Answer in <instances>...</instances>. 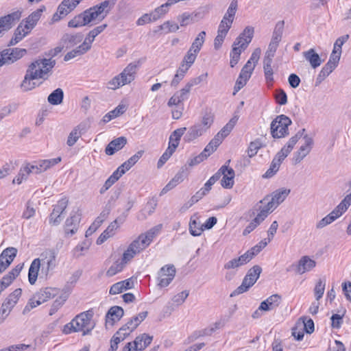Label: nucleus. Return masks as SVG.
<instances>
[{
    "label": "nucleus",
    "mask_w": 351,
    "mask_h": 351,
    "mask_svg": "<svg viewBox=\"0 0 351 351\" xmlns=\"http://www.w3.org/2000/svg\"><path fill=\"white\" fill-rule=\"evenodd\" d=\"M292 123L289 117L285 114L277 116L271 123V134L274 138L285 137L289 134L288 127Z\"/></svg>",
    "instance_id": "nucleus-7"
},
{
    "label": "nucleus",
    "mask_w": 351,
    "mask_h": 351,
    "mask_svg": "<svg viewBox=\"0 0 351 351\" xmlns=\"http://www.w3.org/2000/svg\"><path fill=\"white\" fill-rule=\"evenodd\" d=\"M45 10V7L42 6L40 8L33 12L27 18H26L25 21H24V27L26 29V30L30 31L34 27L37 22L39 21L42 12Z\"/></svg>",
    "instance_id": "nucleus-22"
},
{
    "label": "nucleus",
    "mask_w": 351,
    "mask_h": 351,
    "mask_svg": "<svg viewBox=\"0 0 351 351\" xmlns=\"http://www.w3.org/2000/svg\"><path fill=\"white\" fill-rule=\"evenodd\" d=\"M153 337L146 333H143L136 337L133 343L135 351H142L147 348L152 341Z\"/></svg>",
    "instance_id": "nucleus-23"
},
{
    "label": "nucleus",
    "mask_w": 351,
    "mask_h": 351,
    "mask_svg": "<svg viewBox=\"0 0 351 351\" xmlns=\"http://www.w3.org/2000/svg\"><path fill=\"white\" fill-rule=\"evenodd\" d=\"M326 282L325 280L319 279L315 285L314 289V294L316 300L318 301L324 295L325 290Z\"/></svg>",
    "instance_id": "nucleus-51"
},
{
    "label": "nucleus",
    "mask_w": 351,
    "mask_h": 351,
    "mask_svg": "<svg viewBox=\"0 0 351 351\" xmlns=\"http://www.w3.org/2000/svg\"><path fill=\"white\" fill-rule=\"evenodd\" d=\"M144 152L143 150L137 152L134 155L131 156L128 160L124 162L121 166L126 171L134 166L138 160L142 157Z\"/></svg>",
    "instance_id": "nucleus-42"
},
{
    "label": "nucleus",
    "mask_w": 351,
    "mask_h": 351,
    "mask_svg": "<svg viewBox=\"0 0 351 351\" xmlns=\"http://www.w3.org/2000/svg\"><path fill=\"white\" fill-rule=\"evenodd\" d=\"M343 314L340 315L339 314H333L331 317V326L333 328L339 329L343 323Z\"/></svg>",
    "instance_id": "nucleus-63"
},
{
    "label": "nucleus",
    "mask_w": 351,
    "mask_h": 351,
    "mask_svg": "<svg viewBox=\"0 0 351 351\" xmlns=\"http://www.w3.org/2000/svg\"><path fill=\"white\" fill-rule=\"evenodd\" d=\"M230 162V160H228L224 165H223L216 173H219V180L222 176H227L228 177H231L234 178V171L232 168H229L228 165Z\"/></svg>",
    "instance_id": "nucleus-52"
},
{
    "label": "nucleus",
    "mask_w": 351,
    "mask_h": 351,
    "mask_svg": "<svg viewBox=\"0 0 351 351\" xmlns=\"http://www.w3.org/2000/svg\"><path fill=\"white\" fill-rule=\"evenodd\" d=\"M254 28L252 27H246L243 32L237 38L240 42L243 48H247L249 43L252 41L254 36Z\"/></svg>",
    "instance_id": "nucleus-34"
},
{
    "label": "nucleus",
    "mask_w": 351,
    "mask_h": 351,
    "mask_svg": "<svg viewBox=\"0 0 351 351\" xmlns=\"http://www.w3.org/2000/svg\"><path fill=\"white\" fill-rule=\"evenodd\" d=\"M29 169L27 167L26 165L23 166L17 175V176L13 180L12 182L20 184L23 180H26L28 175L30 174L29 171Z\"/></svg>",
    "instance_id": "nucleus-55"
},
{
    "label": "nucleus",
    "mask_w": 351,
    "mask_h": 351,
    "mask_svg": "<svg viewBox=\"0 0 351 351\" xmlns=\"http://www.w3.org/2000/svg\"><path fill=\"white\" fill-rule=\"evenodd\" d=\"M238 119L239 117L237 115H234L231 118L230 120L219 131L220 134H223V136L226 137L235 126Z\"/></svg>",
    "instance_id": "nucleus-47"
},
{
    "label": "nucleus",
    "mask_w": 351,
    "mask_h": 351,
    "mask_svg": "<svg viewBox=\"0 0 351 351\" xmlns=\"http://www.w3.org/2000/svg\"><path fill=\"white\" fill-rule=\"evenodd\" d=\"M81 219V214L79 210L72 211L71 215L66 219L64 224V232L67 236H72L78 230Z\"/></svg>",
    "instance_id": "nucleus-12"
},
{
    "label": "nucleus",
    "mask_w": 351,
    "mask_h": 351,
    "mask_svg": "<svg viewBox=\"0 0 351 351\" xmlns=\"http://www.w3.org/2000/svg\"><path fill=\"white\" fill-rule=\"evenodd\" d=\"M56 64V60L52 58H39L32 62L26 71L24 80L21 83V88L23 91H28L36 87V83L33 82L36 79L46 80L48 73Z\"/></svg>",
    "instance_id": "nucleus-1"
},
{
    "label": "nucleus",
    "mask_w": 351,
    "mask_h": 351,
    "mask_svg": "<svg viewBox=\"0 0 351 351\" xmlns=\"http://www.w3.org/2000/svg\"><path fill=\"white\" fill-rule=\"evenodd\" d=\"M206 33L205 31L200 32L190 47L191 51L199 52L206 40Z\"/></svg>",
    "instance_id": "nucleus-38"
},
{
    "label": "nucleus",
    "mask_w": 351,
    "mask_h": 351,
    "mask_svg": "<svg viewBox=\"0 0 351 351\" xmlns=\"http://www.w3.org/2000/svg\"><path fill=\"white\" fill-rule=\"evenodd\" d=\"M41 265L40 258H35L31 263L28 271V280L31 285H34Z\"/></svg>",
    "instance_id": "nucleus-27"
},
{
    "label": "nucleus",
    "mask_w": 351,
    "mask_h": 351,
    "mask_svg": "<svg viewBox=\"0 0 351 351\" xmlns=\"http://www.w3.org/2000/svg\"><path fill=\"white\" fill-rule=\"evenodd\" d=\"M254 69V64L250 65V62H247L241 71V73L239 74L240 78H243L248 80L251 77V75Z\"/></svg>",
    "instance_id": "nucleus-54"
},
{
    "label": "nucleus",
    "mask_w": 351,
    "mask_h": 351,
    "mask_svg": "<svg viewBox=\"0 0 351 351\" xmlns=\"http://www.w3.org/2000/svg\"><path fill=\"white\" fill-rule=\"evenodd\" d=\"M41 265L53 269L56 267V253L53 250H46L41 254Z\"/></svg>",
    "instance_id": "nucleus-30"
},
{
    "label": "nucleus",
    "mask_w": 351,
    "mask_h": 351,
    "mask_svg": "<svg viewBox=\"0 0 351 351\" xmlns=\"http://www.w3.org/2000/svg\"><path fill=\"white\" fill-rule=\"evenodd\" d=\"M29 31L26 30L23 25V21L19 24L15 29L14 36L10 40L8 45L12 46L20 42L28 33Z\"/></svg>",
    "instance_id": "nucleus-35"
},
{
    "label": "nucleus",
    "mask_w": 351,
    "mask_h": 351,
    "mask_svg": "<svg viewBox=\"0 0 351 351\" xmlns=\"http://www.w3.org/2000/svg\"><path fill=\"white\" fill-rule=\"evenodd\" d=\"M83 38L84 36L82 33L65 34L62 36L61 42L66 48H71L81 43Z\"/></svg>",
    "instance_id": "nucleus-21"
},
{
    "label": "nucleus",
    "mask_w": 351,
    "mask_h": 351,
    "mask_svg": "<svg viewBox=\"0 0 351 351\" xmlns=\"http://www.w3.org/2000/svg\"><path fill=\"white\" fill-rule=\"evenodd\" d=\"M118 228L115 223H111L108 228L101 233L97 240V244L101 245L108 238L113 236L114 230Z\"/></svg>",
    "instance_id": "nucleus-36"
},
{
    "label": "nucleus",
    "mask_w": 351,
    "mask_h": 351,
    "mask_svg": "<svg viewBox=\"0 0 351 351\" xmlns=\"http://www.w3.org/2000/svg\"><path fill=\"white\" fill-rule=\"evenodd\" d=\"M241 43V42L236 38L232 45V49L230 53L231 59L230 62L231 67H234L238 63L242 51L246 49L242 47Z\"/></svg>",
    "instance_id": "nucleus-25"
},
{
    "label": "nucleus",
    "mask_w": 351,
    "mask_h": 351,
    "mask_svg": "<svg viewBox=\"0 0 351 351\" xmlns=\"http://www.w3.org/2000/svg\"><path fill=\"white\" fill-rule=\"evenodd\" d=\"M189 95L187 93V90H185L183 88L176 92L169 99L167 105L171 107L172 106H181L180 104L189 98ZM182 106H183L182 105Z\"/></svg>",
    "instance_id": "nucleus-26"
},
{
    "label": "nucleus",
    "mask_w": 351,
    "mask_h": 351,
    "mask_svg": "<svg viewBox=\"0 0 351 351\" xmlns=\"http://www.w3.org/2000/svg\"><path fill=\"white\" fill-rule=\"evenodd\" d=\"M304 130H305L303 129L302 132L299 131L295 136H292L282 148L285 149L288 153H290L298 140L301 138L302 132H304Z\"/></svg>",
    "instance_id": "nucleus-50"
},
{
    "label": "nucleus",
    "mask_w": 351,
    "mask_h": 351,
    "mask_svg": "<svg viewBox=\"0 0 351 351\" xmlns=\"http://www.w3.org/2000/svg\"><path fill=\"white\" fill-rule=\"evenodd\" d=\"M82 134L80 129V125L76 126L69 134L66 144L71 147L73 146L77 141L81 137Z\"/></svg>",
    "instance_id": "nucleus-48"
},
{
    "label": "nucleus",
    "mask_w": 351,
    "mask_h": 351,
    "mask_svg": "<svg viewBox=\"0 0 351 351\" xmlns=\"http://www.w3.org/2000/svg\"><path fill=\"white\" fill-rule=\"evenodd\" d=\"M21 12L19 11L14 12L6 16L0 18V27L3 31L10 29L12 25L20 19Z\"/></svg>",
    "instance_id": "nucleus-20"
},
{
    "label": "nucleus",
    "mask_w": 351,
    "mask_h": 351,
    "mask_svg": "<svg viewBox=\"0 0 351 351\" xmlns=\"http://www.w3.org/2000/svg\"><path fill=\"white\" fill-rule=\"evenodd\" d=\"M60 161L61 158L57 157L51 159L40 160L32 163H27L26 166L29 169L30 173L39 174L57 165Z\"/></svg>",
    "instance_id": "nucleus-8"
},
{
    "label": "nucleus",
    "mask_w": 351,
    "mask_h": 351,
    "mask_svg": "<svg viewBox=\"0 0 351 351\" xmlns=\"http://www.w3.org/2000/svg\"><path fill=\"white\" fill-rule=\"evenodd\" d=\"M63 98L64 92L62 89L58 88L48 96L47 100L52 105H59L62 102Z\"/></svg>",
    "instance_id": "nucleus-37"
},
{
    "label": "nucleus",
    "mask_w": 351,
    "mask_h": 351,
    "mask_svg": "<svg viewBox=\"0 0 351 351\" xmlns=\"http://www.w3.org/2000/svg\"><path fill=\"white\" fill-rule=\"evenodd\" d=\"M274 98L277 104L279 105H285L287 103V93L282 89H278L274 94Z\"/></svg>",
    "instance_id": "nucleus-56"
},
{
    "label": "nucleus",
    "mask_w": 351,
    "mask_h": 351,
    "mask_svg": "<svg viewBox=\"0 0 351 351\" xmlns=\"http://www.w3.org/2000/svg\"><path fill=\"white\" fill-rule=\"evenodd\" d=\"M162 224H158L149 229L145 234H141L133 241L124 252L121 261L127 264L134 256L145 250L153 241L154 238L160 232Z\"/></svg>",
    "instance_id": "nucleus-3"
},
{
    "label": "nucleus",
    "mask_w": 351,
    "mask_h": 351,
    "mask_svg": "<svg viewBox=\"0 0 351 351\" xmlns=\"http://www.w3.org/2000/svg\"><path fill=\"white\" fill-rule=\"evenodd\" d=\"M280 166L278 163L272 160L269 168L263 175V177L267 178L272 177L278 171Z\"/></svg>",
    "instance_id": "nucleus-64"
},
{
    "label": "nucleus",
    "mask_w": 351,
    "mask_h": 351,
    "mask_svg": "<svg viewBox=\"0 0 351 351\" xmlns=\"http://www.w3.org/2000/svg\"><path fill=\"white\" fill-rule=\"evenodd\" d=\"M304 58L310 63L312 68L316 69L322 63V60L319 54L313 49L303 52Z\"/></svg>",
    "instance_id": "nucleus-28"
},
{
    "label": "nucleus",
    "mask_w": 351,
    "mask_h": 351,
    "mask_svg": "<svg viewBox=\"0 0 351 351\" xmlns=\"http://www.w3.org/2000/svg\"><path fill=\"white\" fill-rule=\"evenodd\" d=\"M125 264L121 261L118 260L114 262L106 271V275L109 277L113 276L120 272L124 268Z\"/></svg>",
    "instance_id": "nucleus-44"
},
{
    "label": "nucleus",
    "mask_w": 351,
    "mask_h": 351,
    "mask_svg": "<svg viewBox=\"0 0 351 351\" xmlns=\"http://www.w3.org/2000/svg\"><path fill=\"white\" fill-rule=\"evenodd\" d=\"M109 5L110 1L105 0L100 4L86 10L70 20L68 23V26L77 28L88 25L96 20H103L108 12L106 9L109 7Z\"/></svg>",
    "instance_id": "nucleus-2"
},
{
    "label": "nucleus",
    "mask_w": 351,
    "mask_h": 351,
    "mask_svg": "<svg viewBox=\"0 0 351 351\" xmlns=\"http://www.w3.org/2000/svg\"><path fill=\"white\" fill-rule=\"evenodd\" d=\"M93 313L92 311H86L76 315L73 319L75 331L82 332V335H86L95 328V323L93 322Z\"/></svg>",
    "instance_id": "nucleus-6"
},
{
    "label": "nucleus",
    "mask_w": 351,
    "mask_h": 351,
    "mask_svg": "<svg viewBox=\"0 0 351 351\" xmlns=\"http://www.w3.org/2000/svg\"><path fill=\"white\" fill-rule=\"evenodd\" d=\"M58 293V290L51 287H47L40 289L36 293V298L38 299L37 304H41L51 298L54 297Z\"/></svg>",
    "instance_id": "nucleus-24"
},
{
    "label": "nucleus",
    "mask_w": 351,
    "mask_h": 351,
    "mask_svg": "<svg viewBox=\"0 0 351 351\" xmlns=\"http://www.w3.org/2000/svg\"><path fill=\"white\" fill-rule=\"evenodd\" d=\"M178 20L182 27L186 26L194 22L193 16L187 12H184L182 15L179 16Z\"/></svg>",
    "instance_id": "nucleus-62"
},
{
    "label": "nucleus",
    "mask_w": 351,
    "mask_h": 351,
    "mask_svg": "<svg viewBox=\"0 0 351 351\" xmlns=\"http://www.w3.org/2000/svg\"><path fill=\"white\" fill-rule=\"evenodd\" d=\"M254 284L255 282L254 278H249V277L247 275H245L242 281L241 285L231 293L230 297H235L243 293L246 292Z\"/></svg>",
    "instance_id": "nucleus-31"
},
{
    "label": "nucleus",
    "mask_w": 351,
    "mask_h": 351,
    "mask_svg": "<svg viewBox=\"0 0 351 351\" xmlns=\"http://www.w3.org/2000/svg\"><path fill=\"white\" fill-rule=\"evenodd\" d=\"M127 141L125 136H120L112 140L106 146V154L108 156L113 155L116 152L121 150L127 144Z\"/></svg>",
    "instance_id": "nucleus-17"
},
{
    "label": "nucleus",
    "mask_w": 351,
    "mask_h": 351,
    "mask_svg": "<svg viewBox=\"0 0 351 351\" xmlns=\"http://www.w3.org/2000/svg\"><path fill=\"white\" fill-rule=\"evenodd\" d=\"M158 30L163 31L165 34L169 32H175L179 29V26L177 23L171 21H166L161 25L158 27Z\"/></svg>",
    "instance_id": "nucleus-49"
},
{
    "label": "nucleus",
    "mask_w": 351,
    "mask_h": 351,
    "mask_svg": "<svg viewBox=\"0 0 351 351\" xmlns=\"http://www.w3.org/2000/svg\"><path fill=\"white\" fill-rule=\"evenodd\" d=\"M169 5L167 3V2L160 6L156 8L154 12H152V16H154V20H158L162 15L165 14L168 12Z\"/></svg>",
    "instance_id": "nucleus-57"
},
{
    "label": "nucleus",
    "mask_w": 351,
    "mask_h": 351,
    "mask_svg": "<svg viewBox=\"0 0 351 351\" xmlns=\"http://www.w3.org/2000/svg\"><path fill=\"white\" fill-rule=\"evenodd\" d=\"M107 27V25L104 24L100 26H97L93 29L90 30L86 37L83 43H88L90 49L91 48V44L94 41L95 37L101 33Z\"/></svg>",
    "instance_id": "nucleus-40"
},
{
    "label": "nucleus",
    "mask_w": 351,
    "mask_h": 351,
    "mask_svg": "<svg viewBox=\"0 0 351 351\" xmlns=\"http://www.w3.org/2000/svg\"><path fill=\"white\" fill-rule=\"evenodd\" d=\"M305 143L300 146V149L294 154L293 161L294 164L300 162L304 158L311 152L313 140L308 135L304 136Z\"/></svg>",
    "instance_id": "nucleus-13"
},
{
    "label": "nucleus",
    "mask_w": 351,
    "mask_h": 351,
    "mask_svg": "<svg viewBox=\"0 0 351 351\" xmlns=\"http://www.w3.org/2000/svg\"><path fill=\"white\" fill-rule=\"evenodd\" d=\"M336 67L331 64L330 62H327L320 71L319 75L317 77V81L321 82L323 81L327 76H328L332 71L335 70Z\"/></svg>",
    "instance_id": "nucleus-45"
},
{
    "label": "nucleus",
    "mask_w": 351,
    "mask_h": 351,
    "mask_svg": "<svg viewBox=\"0 0 351 351\" xmlns=\"http://www.w3.org/2000/svg\"><path fill=\"white\" fill-rule=\"evenodd\" d=\"M182 172H178L176 176L169 182V183L162 189L161 193L164 194L169 191L173 189L178 184L181 183L183 180Z\"/></svg>",
    "instance_id": "nucleus-39"
},
{
    "label": "nucleus",
    "mask_w": 351,
    "mask_h": 351,
    "mask_svg": "<svg viewBox=\"0 0 351 351\" xmlns=\"http://www.w3.org/2000/svg\"><path fill=\"white\" fill-rule=\"evenodd\" d=\"M137 66L135 62L130 63L119 75L108 82L109 88L115 90L132 82L135 78Z\"/></svg>",
    "instance_id": "nucleus-4"
},
{
    "label": "nucleus",
    "mask_w": 351,
    "mask_h": 351,
    "mask_svg": "<svg viewBox=\"0 0 351 351\" xmlns=\"http://www.w3.org/2000/svg\"><path fill=\"white\" fill-rule=\"evenodd\" d=\"M237 8H238L237 0H232L230 2V5L227 10V12L225 14V15L223 16V19L233 23V21L234 19V15L237 10Z\"/></svg>",
    "instance_id": "nucleus-43"
},
{
    "label": "nucleus",
    "mask_w": 351,
    "mask_h": 351,
    "mask_svg": "<svg viewBox=\"0 0 351 351\" xmlns=\"http://www.w3.org/2000/svg\"><path fill=\"white\" fill-rule=\"evenodd\" d=\"M203 231V224L200 225L197 215H193L189 222V232L194 237L199 236Z\"/></svg>",
    "instance_id": "nucleus-32"
},
{
    "label": "nucleus",
    "mask_w": 351,
    "mask_h": 351,
    "mask_svg": "<svg viewBox=\"0 0 351 351\" xmlns=\"http://www.w3.org/2000/svg\"><path fill=\"white\" fill-rule=\"evenodd\" d=\"M21 293V289H16L8 296L3 302L10 306V307L13 308L17 303Z\"/></svg>",
    "instance_id": "nucleus-41"
},
{
    "label": "nucleus",
    "mask_w": 351,
    "mask_h": 351,
    "mask_svg": "<svg viewBox=\"0 0 351 351\" xmlns=\"http://www.w3.org/2000/svg\"><path fill=\"white\" fill-rule=\"evenodd\" d=\"M1 254L4 256V259L8 261L9 264L10 265L16 256L17 250L16 248L12 247H7L3 250Z\"/></svg>",
    "instance_id": "nucleus-53"
},
{
    "label": "nucleus",
    "mask_w": 351,
    "mask_h": 351,
    "mask_svg": "<svg viewBox=\"0 0 351 351\" xmlns=\"http://www.w3.org/2000/svg\"><path fill=\"white\" fill-rule=\"evenodd\" d=\"M123 315L124 311L121 306H112L106 315V326H113L123 317Z\"/></svg>",
    "instance_id": "nucleus-15"
},
{
    "label": "nucleus",
    "mask_w": 351,
    "mask_h": 351,
    "mask_svg": "<svg viewBox=\"0 0 351 351\" xmlns=\"http://www.w3.org/2000/svg\"><path fill=\"white\" fill-rule=\"evenodd\" d=\"M273 58L274 56L265 54L263 60L264 75L269 86H272L274 82V71L271 66Z\"/></svg>",
    "instance_id": "nucleus-18"
},
{
    "label": "nucleus",
    "mask_w": 351,
    "mask_h": 351,
    "mask_svg": "<svg viewBox=\"0 0 351 351\" xmlns=\"http://www.w3.org/2000/svg\"><path fill=\"white\" fill-rule=\"evenodd\" d=\"M316 265V262L308 256H302L298 261L296 266V272L303 274L305 272L311 271Z\"/></svg>",
    "instance_id": "nucleus-19"
},
{
    "label": "nucleus",
    "mask_w": 351,
    "mask_h": 351,
    "mask_svg": "<svg viewBox=\"0 0 351 351\" xmlns=\"http://www.w3.org/2000/svg\"><path fill=\"white\" fill-rule=\"evenodd\" d=\"M290 193L289 189H280L276 191L271 196H269V200L272 202L274 204V206L277 208V206L283 202L286 197Z\"/></svg>",
    "instance_id": "nucleus-33"
},
{
    "label": "nucleus",
    "mask_w": 351,
    "mask_h": 351,
    "mask_svg": "<svg viewBox=\"0 0 351 351\" xmlns=\"http://www.w3.org/2000/svg\"><path fill=\"white\" fill-rule=\"evenodd\" d=\"M25 53V49L14 48L3 50L0 54L3 57L5 64H10L21 58Z\"/></svg>",
    "instance_id": "nucleus-14"
},
{
    "label": "nucleus",
    "mask_w": 351,
    "mask_h": 351,
    "mask_svg": "<svg viewBox=\"0 0 351 351\" xmlns=\"http://www.w3.org/2000/svg\"><path fill=\"white\" fill-rule=\"evenodd\" d=\"M281 301L282 298L280 295L274 294L261 303L258 310L264 311L274 310L280 305Z\"/></svg>",
    "instance_id": "nucleus-16"
},
{
    "label": "nucleus",
    "mask_w": 351,
    "mask_h": 351,
    "mask_svg": "<svg viewBox=\"0 0 351 351\" xmlns=\"http://www.w3.org/2000/svg\"><path fill=\"white\" fill-rule=\"evenodd\" d=\"M127 336H128V332L123 333V335H120L119 332H116L111 339L110 349L108 351H116L119 343L123 341Z\"/></svg>",
    "instance_id": "nucleus-46"
},
{
    "label": "nucleus",
    "mask_w": 351,
    "mask_h": 351,
    "mask_svg": "<svg viewBox=\"0 0 351 351\" xmlns=\"http://www.w3.org/2000/svg\"><path fill=\"white\" fill-rule=\"evenodd\" d=\"M284 29V21H278L274 28L271 42L269 45L266 55L274 56L282 36Z\"/></svg>",
    "instance_id": "nucleus-11"
},
{
    "label": "nucleus",
    "mask_w": 351,
    "mask_h": 351,
    "mask_svg": "<svg viewBox=\"0 0 351 351\" xmlns=\"http://www.w3.org/2000/svg\"><path fill=\"white\" fill-rule=\"evenodd\" d=\"M232 22L222 19L218 27L217 33L226 36L229 29L232 26Z\"/></svg>",
    "instance_id": "nucleus-59"
},
{
    "label": "nucleus",
    "mask_w": 351,
    "mask_h": 351,
    "mask_svg": "<svg viewBox=\"0 0 351 351\" xmlns=\"http://www.w3.org/2000/svg\"><path fill=\"white\" fill-rule=\"evenodd\" d=\"M261 147V143L259 141H254L251 142L247 151L248 157L252 158L254 156Z\"/></svg>",
    "instance_id": "nucleus-60"
},
{
    "label": "nucleus",
    "mask_w": 351,
    "mask_h": 351,
    "mask_svg": "<svg viewBox=\"0 0 351 351\" xmlns=\"http://www.w3.org/2000/svg\"><path fill=\"white\" fill-rule=\"evenodd\" d=\"M68 206V199L62 198L53 206L52 213L49 217V223L52 226L59 225L63 219L62 214Z\"/></svg>",
    "instance_id": "nucleus-10"
},
{
    "label": "nucleus",
    "mask_w": 351,
    "mask_h": 351,
    "mask_svg": "<svg viewBox=\"0 0 351 351\" xmlns=\"http://www.w3.org/2000/svg\"><path fill=\"white\" fill-rule=\"evenodd\" d=\"M199 52L191 51V49L189 48L186 55L184 56L182 62L185 63L188 66H191L192 64L195 61L197 54Z\"/></svg>",
    "instance_id": "nucleus-58"
},
{
    "label": "nucleus",
    "mask_w": 351,
    "mask_h": 351,
    "mask_svg": "<svg viewBox=\"0 0 351 351\" xmlns=\"http://www.w3.org/2000/svg\"><path fill=\"white\" fill-rule=\"evenodd\" d=\"M176 273L173 265H166L162 267L158 273V285L160 287H167L175 278Z\"/></svg>",
    "instance_id": "nucleus-9"
},
{
    "label": "nucleus",
    "mask_w": 351,
    "mask_h": 351,
    "mask_svg": "<svg viewBox=\"0 0 351 351\" xmlns=\"http://www.w3.org/2000/svg\"><path fill=\"white\" fill-rule=\"evenodd\" d=\"M261 271L262 269L259 265H254L248 270L246 275L249 278H254V282H256L258 279Z\"/></svg>",
    "instance_id": "nucleus-61"
},
{
    "label": "nucleus",
    "mask_w": 351,
    "mask_h": 351,
    "mask_svg": "<svg viewBox=\"0 0 351 351\" xmlns=\"http://www.w3.org/2000/svg\"><path fill=\"white\" fill-rule=\"evenodd\" d=\"M88 45V43L87 44L86 43H82L75 49L66 53L64 57V60L69 61L77 56H80L84 54L90 49V47Z\"/></svg>",
    "instance_id": "nucleus-29"
},
{
    "label": "nucleus",
    "mask_w": 351,
    "mask_h": 351,
    "mask_svg": "<svg viewBox=\"0 0 351 351\" xmlns=\"http://www.w3.org/2000/svg\"><path fill=\"white\" fill-rule=\"evenodd\" d=\"M213 123V116L210 113H206L204 115L201 121L189 128L185 136L186 141H192L201 136L210 128Z\"/></svg>",
    "instance_id": "nucleus-5"
}]
</instances>
